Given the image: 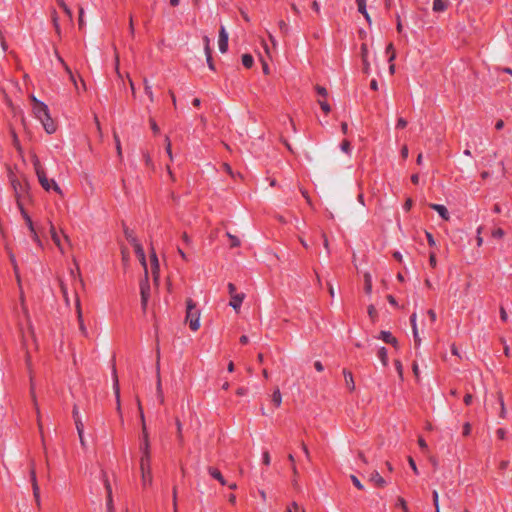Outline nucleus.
I'll use <instances>...</instances> for the list:
<instances>
[{
	"label": "nucleus",
	"instance_id": "5",
	"mask_svg": "<svg viewBox=\"0 0 512 512\" xmlns=\"http://www.w3.org/2000/svg\"><path fill=\"white\" fill-rule=\"evenodd\" d=\"M36 175H37L39 183L46 191H49L52 188L56 193L62 195L61 188L57 185V183L53 179L49 180L47 178L44 170L40 171Z\"/></svg>",
	"mask_w": 512,
	"mask_h": 512
},
{
	"label": "nucleus",
	"instance_id": "35",
	"mask_svg": "<svg viewBox=\"0 0 512 512\" xmlns=\"http://www.w3.org/2000/svg\"><path fill=\"white\" fill-rule=\"evenodd\" d=\"M58 5L63 9L65 14L69 17L70 20H72L73 14L71 9L66 5V3L63 0H58Z\"/></svg>",
	"mask_w": 512,
	"mask_h": 512
},
{
	"label": "nucleus",
	"instance_id": "17",
	"mask_svg": "<svg viewBox=\"0 0 512 512\" xmlns=\"http://www.w3.org/2000/svg\"><path fill=\"white\" fill-rule=\"evenodd\" d=\"M381 339L384 342L393 345L394 347H397V345H398L397 339L389 331H382L381 332Z\"/></svg>",
	"mask_w": 512,
	"mask_h": 512
},
{
	"label": "nucleus",
	"instance_id": "12",
	"mask_svg": "<svg viewBox=\"0 0 512 512\" xmlns=\"http://www.w3.org/2000/svg\"><path fill=\"white\" fill-rule=\"evenodd\" d=\"M76 311H77V318H78V321H79V329H80L82 335L88 336V331H87V328H86V326L84 324V321H83V318H82V311H81V306H80V300H79L78 297L76 298Z\"/></svg>",
	"mask_w": 512,
	"mask_h": 512
},
{
	"label": "nucleus",
	"instance_id": "24",
	"mask_svg": "<svg viewBox=\"0 0 512 512\" xmlns=\"http://www.w3.org/2000/svg\"><path fill=\"white\" fill-rule=\"evenodd\" d=\"M497 398H498V401H499V404H500V414H499V416H500V418L505 419L506 416H507V411H506L503 395H502L501 392L497 393Z\"/></svg>",
	"mask_w": 512,
	"mask_h": 512
},
{
	"label": "nucleus",
	"instance_id": "31",
	"mask_svg": "<svg viewBox=\"0 0 512 512\" xmlns=\"http://www.w3.org/2000/svg\"><path fill=\"white\" fill-rule=\"evenodd\" d=\"M364 283H365V292L367 294L371 293L372 291V281H371V276L370 274L368 273H365L364 274Z\"/></svg>",
	"mask_w": 512,
	"mask_h": 512
},
{
	"label": "nucleus",
	"instance_id": "41",
	"mask_svg": "<svg viewBox=\"0 0 512 512\" xmlns=\"http://www.w3.org/2000/svg\"><path fill=\"white\" fill-rule=\"evenodd\" d=\"M397 506L401 507L404 512H409V508H408L407 503L404 498L399 497L397 499Z\"/></svg>",
	"mask_w": 512,
	"mask_h": 512
},
{
	"label": "nucleus",
	"instance_id": "50",
	"mask_svg": "<svg viewBox=\"0 0 512 512\" xmlns=\"http://www.w3.org/2000/svg\"><path fill=\"white\" fill-rule=\"evenodd\" d=\"M408 463H409V466L411 467V469L413 470V472L415 474H418L419 473L418 468L416 466L414 459L411 456L408 457Z\"/></svg>",
	"mask_w": 512,
	"mask_h": 512
},
{
	"label": "nucleus",
	"instance_id": "32",
	"mask_svg": "<svg viewBox=\"0 0 512 512\" xmlns=\"http://www.w3.org/2000/svg\"><path fill=\"white\" fill-rule=\"evenodd\" d=\"M113 138H114V141H115V146H116V151H117V155L120 159H122V148H121V142H120V138L118 136V134L116 132H114L113 134Z\"/></svg>",
	"mask_w": 512,
	"mask_h": 512
},
{
	"label": "nucleus",
	"instance_id": "42",
	"mask_svg": "<svg viewBox=\"0 0 512 512\" xmlns=\"http://www.w3.org/2000/svg\"><path fill=\"white\" fill-rule=\"evenodd\" d=\"M29 230L31 233H34V226H33V222L31 220V218L29 217L28 213H24V216H23Z\"/></svg>",
	"mask_w": 512,
	"mask_h": 512
},
{
	"label": "nucleus",
	"instance_id": "25",
	"mask_svg": "<svg viewBox=\"0 0 512 512\" xmlns=\"http://www.w3.org/2000/svg\"><path fill=\"white\" fill-rule=\"evenodd\" d=\"M446 8H447V3L444 2L443 0H434L433 1L432 9L434 12H437V13L443 12L446 10Z\"/></svg>",
	"mask_w": 512,
	"mask_h": 512
},
{
	"label": "nucleus",
	"instance_id": "6",
	"mask_svg": "<svg viewBox=\"0 0 512 512\" xmlns=\"http://www.w3.org/2000/svg\"><path fill=\"white\" fill-rule=\"evenodd\" d=\"M140 294H141V304L142 308L146 309L147 302L150 295V285L148 281V275H144V279L140 282Z\"/></svg>",
	"mask_w": 512,
	"mask_h": 512
},
{
	"label": "nucleus",
	"instance_id": "34",
	"mask_svg": "<svg viewBox=\"0 0 512 512\" xmlns=\"http://www.w3.org/2000/svg\"><path fill=\"white\" fill-rule=\"evenodd\" d=\"M32 163H33L34 170H35L36 174L39 173L40 171L44 170L40 163V160L38 159V157L35 154L32 155Z\"/></svg>",
	"mask_w": 512,
	"mask_h": 512
},
{
	"label": "nucleus",
	"instance_id": "16",
	"mask_svg": "<svg viewBox=\"0 0 512 512\" xmlns=\"http://www.w3.org/2000/svg\"><path fill=\"white\" fill-rule=\"evenodd\" d=\"M45 131L48 133V134H52L56 131V126L53 122V120L50 118V115L48 114V117L47 118H43V120H39Z\"/></svg>",
	"mask_w": 512,
	"mask_h": 512
},
{
	"label": "nucleus",
	"instance_id": "59",
	"mask_svg": "<svg viewBox=\"0 0 512 512\" xmlns=\"http://www.w3.org/2000/svg\"><path fill=\"white\" fill-rule=\"evenodd\" d=\"M151 266H159V260L154 251H152V253H151Z\"/></svg>",
	"mask_w": 512,
	"mask_h": 512
},
{
	"label": "nucleus",
	"instance_id": "29",
	"mask_svg": "<svg viewBox=\"0 0 512 512\" xmlns=\"http://www.w3.org/2000/svg\"><path fill=\"white\" fill-rule=\"evenodd\" d=\"M271 400L276 407H279L281 405L282 396L278 388L273 392Z\"/></svg>",
	"mask_w": 512,
	"mask_h": 512
},
{
	"label": "nucleus",
	"instance_id": "20",
	"mask_svg": "<svg viewBox=\"0 0 512 512\" xmlns=\"http://www.w3.org/2000/svg\"><path fill=\"white\" fill-rule=\"evenodd\" d=\"M19 300H20L21 311H22L25 319L29 320L30 314H29L28 308H27L26 303H25V296H24L23 290H21L19 292Z\"/></svg>",
	"mask_w": 512,
	"mask_h": 512
},
{
	"label": "nucleus",
	"instance_id": "56",
	"mask_svg": "<svg viewBox=\"0 0 512 512\" xmlns=\"http://www.w3.org/2000/svg\"><path fill=\"white\" fill-rule=\"evenodd\" d=\"M395 367H396V370L399 374V377L402 378L403 377V367H402V364L399 360H396L395 361Z\"/></svg>",
	"mask_w": 512,
	"mask_h": 512
},
{
	"label": "nucleus",
	"instance_id": "26",
	"mask_svg": "<svg viewBox=\"0 0 512 512\" xmlns=\"http://www.w3.org/2000/svg\"><path fill=\"white\" fill-rule=\"evenodd\" d=\"M143 84H144L145 94L149 97L150 101L153 102L154 94L152 92L151 84L149 83V81L146 78L143 79Z\"/></svg>",
	"mask_w": 512,
	"mask_h": 512
},
{
	"label": "nucleus",
	"instance_id": "45",
	"mask_svg": "<svg viewBox=\"0 0 512 512\" xmlns=\"http://www.w3.org/2000/svg\"><path fill=\"white\" fill-rule=\"evenodd\" d=\"M165 144H166V152L170 158V160H173L172 150H171V142L168 137H165Z\"/></svg>",
	"mask_w": 512,
	"mask_h": 512
},
{
	"label": "nucleus",
	"instance_id": "61",
	"mask_svg": "<svg viewBox=\"0 0 512 512\" xmlns=\"http://www.w3.org/2000/svg\"><path fill=\"white\" fill-rule=\"evenodd\" d=\"M78 437H79V441H80V444H81V447L86 450L87 449V442L85 440V437H84V433L82 434H78Z\"/></svg>",
	"mask_w": 512,
	"mask_h": 512
},
{
	"label": "nucleus",
	"instance_id": "55",
	"mask_svg": "<svg viewBox=\"0 0 512 512\" xmlns=\"http://www.w3.org/2000/svg\"><path fill=\"white\" fill-rule=\"evenodd\" d=\"M26 322H27V327H28V330H29L32 338L35 339V331H34V327H33L31 318L29 317V320H26Z\"/></svg>",
	"mask_w": 512,
	"mask_h": 512
},
{
	"label": "nucleus",
	"instance_id": "53",
	"mask_svg": "<svg viewBox=\"0 0 512 512\" xmlns=\"http://www.w3.org/2000/svg\"><path fill=\"white\" fill-rule=\"evenodd\" d=\"M13 144L18 150L19 153H22V147L20 145L19 139L15 133H13Z\"/></svg>",
	"mask_w": 512,
	"mask_h": 512
},
{
	"label": "nucleus",
	"instance_id": "22",
	"mask_svg": "<svg viewBox=\"0 0 512 512\" xmlns=\"http://www.w3.org/2000/svg\"><path fill=\"white\" fill-rule=\"evenodd\" d=\"M208 472L209 474L215 478L216 480H218L222 485H225L226 484V481L224 479V477L222 476L221 472L216 469V468H213V467H209L208 468Z\"/></svg>",
	"mask_w": 512,
	"mask_h": 512
},
{
	"label": "nucleus",
	"instance_id": "39",
	"mask_svg": "<svg viewBox=\"0 0 512 512\" xmlns=\"http://www.w3.org/2000/svg\"><path fill=\"white\" fill-rule=\"evenodd\" d=\"M125 236L132 245H134L135 242H138L133 232L129 229H125Z\"/></svg>",
	"mask_w": 512,
	"mask_h": 512
},
{
	"label": "nucleus",
	"instance_id": "49",
	"mask_svg": "<svg viewBox=\"0 0 512 512\" xmlns=\"http://www.w3.org/2000/svg\"><path fill=\"white\" fill-rule=\"evenodd\" d=\"M341 151L344 152V153H348L350 151V142L348 140H344L342 143H341Z\"/></svg>",
	"mask_w": 512,
	"mask_h": 512
},
{
	"label": "nucleus",
	"instance_id": "54",
	"mask_svg": "<svg viewBox=\"0 0 512 512\" xmlns=\"http://www.w3.org/2000/svg\"><path fill=\"white\" fill-rule=\"evenodd\" d=\"M300 507L296 502H293L290 506L287 507L286 512H299Z\"/></svg>",
	"mask_w": 512,
	"mask_h": 512
},
{
	"label": "nucleus",
	"instance_id": "38",
	"mask_svg": "<svg viewBox=\"0 0 512 512\" xmlns=\"http://www.w3.org/2000/svg\"><path fill=\"white\" fill-rule=\"evenodd\" d=\"M102 478H103V482H104V486H105L107 495L112 494V488H111V485L108 481V478H107V475L105 472L102 473Z\"/></svg>",
	"mask_w": 512,
	"mask_h": 512
},
{
	"label": "nucleus",
	"instance_id": "3",
	"mask_svg": "<svg viewBox=\"0 0 512 512\" xmlns=\"http://www.w3.org/2000/svg\"><path fill=\"white\" fill-rule=\"evenodd\" d=\"M9 179L11 182V186L14 190L16 200L23 199V198L30 199V197H31L30 193H29L30 186H29V183L26 181V179H24V181L22 182V181L18 180L12 173H10Z\"/></svg>",
	"mask_w": 512,
	"mask_h": 512
},
{
	"label": "nucleus",
	"instance_id": "28",
	"mask_svg": "<svg viewBox=\"0 0 512 512\" xmlns=\"http://www.w3.org/2000/svg\"><path fill=\"white\" fill-rule=\"evenodd\" d=\"M254 59L251 54H243L242 55V64L246 68H251L253 66Z\"/></svg>",
	"mask_w": 512,
	"mask_h": 512
},
{
	"label": "nucleus",
	"instance_id": "4",
	"mask_svg": "<svg viewBox=\"0 0 512 512\" xmlns=\"http://www.w3.org/2000/svg\"><path fill=\"white\" fill-rule=\"evenodd\" d=\"M227 288H228V292L231 296L229 305L235 311H239L240 306L245 298V294L244 293H236V287L233 283H228Z\"/></svg>",
	"mask_w": 512,
	"mask_h": 512
},
{
	"label": "nucleus",
	"instance_id": "62",
	"mask_svg": "<svg viewBox=\"0 0 512 512\" xmlns=\"http://www.w3.org/2000/svg\"><path fill=\"white\" fill-rule=\"evenodd\" d=\"M496 435L498 436L499 439H502V440L505 439V436H506L505 429H503V428L497 429Z\"/></svg>",
	"mask_w": 512,
	"mask_h": 512
},
{
	"label": "nucleus",
	"instance_id": "44",
	"mask_svg": "<svg viewBox=\"0 0 512 512\" xmlns=\"http://www.w3.org/2000/svg\"><path fill=\"white\" fill-rule=\"evenodd\" d=\"M227 236L231 240V246L232 247H237V246L240 245V241H239V239L236 236L230 234L229 232L227 233Z\"/></svg>",
	"mask_w": 512,
	"mask_h": 512
},
{
	"label": "nucleus",
	"instance_id": "36",
	"mask_svg": "<svg viewBox=\"0 0 512 512\" xmlns=\"http://www.w3.org/2000/svg\"><path fill=\"white\" fill-rule=\"evenodd\" d=\"M75 426H76V430H77V434H82L84 433V424L82 422V419L81 417H75Z\"/></svg>",
	"mask_w": 512,
	"mask_h": 512
},
{
	"label": "nucleus",
	"instance_id": "1",
	"mask_svg": "<svg viewBox=\"0 0 512 512\" xmlns=\"http://www.w3.org/2000/svg\"><path fill=\"white\" fill-rule=\"evenodd\" d=\"M141 450V458H140V471L142 484L144 487L150 486L152 484V473H151V452H150V442H149V434L147 428L144 426L143 429V437L142 443L140 446Z\"/></svg>",
	"mask_w": 512,
	"mask_h": 512
},
{
	"label": "nucleus",
	"instance_id": "58",
	"mask_svg": "<svg viewBox=\"0 0 512 512\" xmlns=\"http://www.w3.org/2000/svg\"><path fill=\"white\" fill-rule=\"evenodd\" d=\"M429 263H430V265H431L433 268H435V267H436V265H437L436 255H435V253H433V252H432V253H430V255H429Z\"/></svg>",
	"mask_w": 512,
	"mask_h": 512
},
{
	"label": "nucleus",
	"instance_id": "37",
	"mask_svg": "<svg viewBox=\"0 0 512 512\" xmlns=\"http://www.w3.org/2000/svg\"><path fill=\"white\" fill-rule=\"evenodd\" d=\"M152 276L154 283L158 285L159 282V272H160V266H151Z\"/></svg>",
	"mask_w": 512,
	"mask_h": 512
},
{
	"label": "nucleus",
	"instance_id": "7",
	"mask_svg": "<svg viewBox=\"0 0 512 512\" xmlns=\"http://www.w3.org/2000/svg\"><path fill=\"white\" fill-rule=\"evenodd\" d=\"M315 90L317 94L320 96V98L318 99V104L320 105L321 109L325 113H329L331 108L330 105L325 101V98L328 96V91L326 90V88L319 85L315 86Z\"/></svg>",
	"mask_w": 512,
	"mask_h": 512
},
{
	"label": "nucleus",
	"instance_id": "48",
	"mask_svg": "<svg viewBox=\"0 0 512 512\" xmlns=\"http://www.w3.org/2000/svg\"><path fill=\"white\" fill-rule=\"evenodd\" d=\"M260 61H261V64H262L263 73L268 75L270 73V69H269L268 63L263 59L262 56H260Z\"/></svg>",
	"mask_w": 512,
	"mask_h": 512
},
{
	"label": "nucleus",
	"instance_id": "27",
	"mask_svg": "<svg viewBox=\"0 0 512 512\" xmlns=\"http://www.w3.org/2000/svg\"><path fill=\"white\" fill-rule=\"evenodd\" d=\"M156 393H157V397H158L159 402L163 403L164 402V396H163V391H162L161 378H160L159 374H158V380L156 382Z\"/></svg>",
	"mask_w": 512,
	"mask_h": 512
},
{
	"label": "nucleus",
	"instance_id": "47",
	"mask_svg": "<svg viewBox=\"0 0 512 512\" xmlns=\"http://www.w3.org/2000/svg\"><path fill=\"white\" fill-rule=\"evenodd\" d=\"M504 235H505V232L501 228H497L492 232V237H494V238H502V237H504Z\"/></svg>",
	"mask_w": 512,
	"mask_h": 512
},
{
	"label": "nucleus",
	"instance_id": "52",
	"mask_svg": "<svg viewBox=\"0 0 512 512\" xmlns=\"http://www.w3.org/2000/svg\"><path fill=\"white\" fill-rule=\"evenodd\" d=\"M52 20H53V24H54V27H55L57 33H59L60 28H59L58 16H57L56 11H53V13H52Z\"/></svg>",
	"mask_w": 512,
	"mask_h": 512
},
{
	"label": "nucleus",
	"instance_id": "57",
	"mask_svg": "<svg viewBox=\"0 0 512 512\" xmlns=\"http://www.w3.org/2000/svg\"><path fill=\"white\" fill-rule=\"evenodd\" d=\"M433 502H434L435 512H436L437 508H439V495L436 490L433 491Z\"/></svg>",
	"mask_w": 512,
	"mask_h": 512
},
{
	"label": "nucleus",
	"instance_id": "21",
	"mask_svg": "<svg viewBox=\"0 0 512 512\" xmlns=\"http://www.w3.org/2000/svg\"><path fill=\"white\" fill-rule=\"evenodd\" d=\"M370 480L379 487H384L386 485V481L377 471L372 472Z\"/></svg>",
	"mask_w": 512,
	"mask_h": 512
},
{
	"label": "nucleus",
	"instance_id": "60",
	"mask_svg": "<svg viewBox=\"0 0 512 512\" xmlns=\"http://www.w3.org/2000/svg\"><path fill=\"white\" fill-rule=\"evenodd\" d=\"M500 318L504 322H506L508 320L507 312L503 306L500 307Z\"/></svg>",
	"mask_w": 512,
	"mask_h": 512
},
{
	"label": "nucleus",
	"instance_id": "14",
	"mask_svg": "<svg viewBox=\"0 0 512 512\" xmlns=\"http://www.w3.org/2000/svg\"><path fill=\"white\" fill-rule=\"evenodd\" d=\"M429 206L431 209L435 210L443 220L448 221L450 219L449 212L444 205L430 204Z\"/></svg>",
	"mask_w": 512,
	"mask_h": 512
},
{
	"label": "nucleus",
	"instance_id": "2",
	"mask_svg": "<svg viewBox=\"0 0 512 512\" xmlns=\"http://www.w3.org/2000/svg\"><path fill=\"white\" fill-rule=\"evenodd\" d=\"M200 310L197 309L196 303L192 299L186 300V317L185 321L189 324L192 331L200 328Z\"/></svg>",
	"mask_w": 512,
	"mask_h": 512
},
{
	"label": "nucleus",
	"instance_id": "11",
	"mask_svg": "<svg viewBox=\"0 0 512 512\" xmlns=\"http://www.w3.org/2000/svg\"><path fill=\"white\" fill-rule=\"evenodd\" d=\"M416 320H417V314L413 313L410 316V322H411V326H412L415 347L419 348L420 345H421V338H420L419 333H418V328H417Z\"/></svg>",
	"mask_w": 512,
	"mask_h": 512
},
{
	"label": "nucleus",
	"instance_id": "10",
	"mask_svg": "<svg viewBox=\"0 0 512 512\" xmlns=\"http://www.w3.org/2000/svg\"><path fill=\"white\" fill-rule=\"evenodd\" d=\"M30 392H31V398H32V401H33V404H34V408H35V411H36V415H37V424H38V428H39L40 433H42L43 426H42V422H41V414H40V409H39V406H38V403H37V400H36V395H35V390H34V384H33V381H32V380H31V388H30Z\"/></svg>",
	"mask_w": 512,
	"mask_h": 512
},
{
	"label": "nucleus",
	"instance_id": "9",
	"mask_svg": "<svg viewBox=\"0 0 512 512\" xmlns=\"http://www.w3.org/2000/svg\"><path fill=\"white\" fill-rule=\"evenodd\" d=\"M33 114L38 120H43V118L48 117V107L45 103H38L37 105H33Z\"/></svg>",
	"mask_w": 512,
	"mask_h": 512
},
{
	"label": "nucleus",
	"instance_id": "33",
	"mask_svg": "<svg viewBox=\"0 0 512 512\" xmlns=\"http://www.w3.org/2000/svg\"><path fill=\"white\" fill-rule=\"evenodd\" d=\"M6 250L8 252L11 265L13 266V270H14V272H17V270H19V267H18V264H17V261H16V257H15L13 252L8 247H6Z\"/></svg>",
	"mask_w": 512,
	"mask_h": 512
},
{
	"label": "nucleus",
	"instance_id": "8",
	"mask_svg": "<svg viewBox=\"0 0 512 512\" xmlns=\"http://www.w3.org/2000/svg\"><path fill=\"white\" fill-rule=\"evenodd\" d=\"M218 47L221 53H226L228 50V32L224 26L219 30Z\"/></svg>",
	"mask_w": 512,
	"mask_h": 512
},
{
	"label": "nucleus",
	"instance_id": "51",
	"mask_svg": "<svg viewBox=\"0 0 512 512\" xmlns=\"http://www.w3.org/2000/svg\"><path fill=\"white\" fill-rule=\"evenodd\" d=\"M70 274H71V276L73 277V279H75V280H78V281H79V283H80V285H81L82 287L84 286V281H83V279L81 278V276H80L79 272H77V273H76L74 270H71Z\"/></svg>",
	"mask_w": 512,
	"mask_h": 512
},
{
	"label": "nucleus",
	"instance_id": "23",
	"mask_svg": "<svg viewBox=\"0 0 512 512\" xmlns=\"http://www.w3.org/2000/svg\"><path fill=\"white\" fill-rule=\"evenodd\" d=\"M356 3H357L358 11L364 15V17L366 18V20L368 22H370V17L366 10V1L365 0H356Z\"/></svg>",
	"mask_w": 512,
	"mask_h": 512
},
{
	"label": "nucleus",
	"instance_id": "30",
	"mask_svg": "<svg viewBox=\"0 0 512 512\" xmlns=\"http://www.w3.org/2000/svg\"><path fill=\"white\" fill-rule=\"evenodd\" d=\"M378 357L381 360L382 364L384 366H386L387 362H388V354H387V350H386L385 347H382V348L379 349Z\"/></svg>",
	"mask_w": 512,
	"mask_h": 512
},
{
	"label": "nucleus",
	"instance_id": "46",
	"mask_svg": "<svg viewBox=\"0 0 512 512\" xmlns=\"http://www.w3.org/2000/svg\"><path fill=\"white\" fill-rule=\"evenodd\" d=\"M133 247H134L136 255L142 256V253H144V249H143L142 245L139 242H135Z\"/></svg>",
	"mask_w": 512,
	"mask_h": 512
},
{
	"label": "nucleus",
	"instance_id": "15",
	"mask_svg": "<svg viewBox=\"0 0 512 512\" xmlns=\"http://www.w3.org/2000/svg\"><path fill=\"white\" fill-rule=\"evenodd\" d=\"M362 63H363V72L368 74L370 69L369 63V52L368 48L365 44L362 45Z\"/></svg>",
	"mask_w": 512,
	"mask_h": 512
},
{
	"label": "nucleus",
	"instance_id": "63",
	"mask_svg": "<svg viewBox=\"0 0 512 512\" xmlns=\"http://www.w3.org/2000/svg\"><path fill=\"white\" fill-rule=\"evenodd\" d=\"M426 238H427L428 244L430 246H435L436 243H435V240H434L433 235L431 233L426 232Z\"/></svg>",
	"mask_w": 512,
	"mask_h": 512
},
{
	"label": "nucleus",
	"instance_id": "64",
	"mask_svg": "<svg viewBox=\"0 0 512 512\" xmlns=\"http://www.w3.org/2000/svg\"><path fill=\"white\" fill-rule=\"evenodd\" d=\"M407 126V121L403 118H399L396 124L397 128H405Z\"/></svg>",
	"mask_w": 512,
	"mask_h": 512
},
{
	"label": "nucleus",
	"instance_id": "13",
	"mask_svg": "<svg viewBox=\"0 0 512 512\" xmlns=\"http://www.w3.org/2000/svg\"><path fill=\"white\" fill-rule=\"evenodd\" d=\"M31 482H32V487H33V495H34L37 505L39 506L40 505V489H39V486L37 483L36 473H35L34 469L31 470Z\"/></svg>",
	"mask_w": 512,
	"mask_h": 512
},
{
	"label": "nucleus",
	"instance_id": "19",
	"mask_svg": "<svg viewBox=\"0 0 512 512\" xmlns=\"http://www.w3.org/2000/svg\"><path fill=\"white\" fill-rule=\"evenodd\" d=\"M113 389H114V393L116 396L117 410L120 412V389H119L118 378H117L115 370H114Z\"/></svg>",
	"mask_w": 512,
	"mask_h": 512
},
{
	"label": "nucleus",
	"instance_id": "43",
	"mask_svg": "<svg viewBox=\"0 0 512 512\" xmlns=\"http://www.w3.org/2000/svg\"><path fill=\"white\" fill-rule=\"evenodd\" d=\"M139 258V261L141 263V265L143 266L144 268V275H148V268H147V262H146V257H145V253H142V256H137Z\"/></svg>",
	"mask_w": 512,
	"mask_h": 512
},
{
	"label": "nucleus",
	"instance_id": "40",
	"mask_svg": "<svg viewBox=\"0 0 512 512\" xmlns=\"http://www.w3.org/2000/svg\"><path fill=\"white\" fill-rule=\"evenodd\" d=\"M79 28L82 29L85 26L84 21V9L82 6L79 7V18H78Z\"/></svg>",
	"mask_w": 512,
	"mask_h": 512
},
{
	"label": "nucleus",
	"instance_id": "18",
	"mask_svg": "<svg viewBox=\"0 0 512 512\" xmlns=\"http://www.w3.org/2000/svg\"><path fill=\"white\" fill-rule=\"evenodd\" d=\"M50 234H51V238H52L53 242L55 243V245L59 248V250L61 252H63L64 250H63V246L61 244L60 237L57 234L56 229L53 224L50 225Z\"/></svg>",
	"mask_w": 512,
	"mask_h": 512
}]
</instances>
